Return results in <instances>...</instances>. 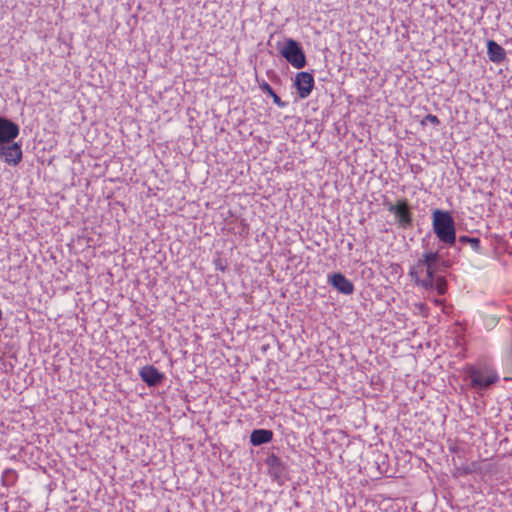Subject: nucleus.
Masks as SVG:
<instances>
[{"mask_svg":"<svg viewBox=\"0 0 512 512\" xmlns=\"http://www.w3.org/2000/svg\"><path fill=\"white\" fill-rule=\"evenodd\" d=\"M426 122H430L433 125H439L440 120L436 115L433 114H427L424 119L421 121V125H425Z\"/></svg>","mask_w":512,"mask_h":512,"instance_id":"2eb2a0df","label":"nucleus"},{"mask_svg":"<svg viewBox=\"0 0 512 512\" xmlns=\"http://www.w3.org/2000/svg\"><path fill=\"white\" fill-rule=\"evenodd\" d=\"M314 78L308 72H299L295 77V86L301 99L307 98L314 88Z\"/></svg>","mask_w":512,"mask_h":512,"instance_id":"0eeeda50","label":"nucleus"},{"mask_svg":"<svg viewBox=\"0 0 512 512\" xmlns=\"http://www.w3.org/2000/svg\"><path fill=\"white\" fill-rule=\"evenodd\" d=\"M18 135V125L6 118L0 117V145L11 143Z\"/></svg>","mask_w":512,"mask_h":512,"instance_id":"6e6552de","label":"nucleus"},{"mask_svg":"<svg viewBox=\"0 0 512 512\" xmlns=\"http://www.w3.org/2000/svg\"><path fill=\"white\" fill-rule=\"evenodd\" d=\"M459 240H460V242H463V243H466V242L475 243V249L479 248L480 241L478 238H470L467 236H461Z\"/></svg>","mask_w":512,"mask_h":512,"instance_id":"dca6fc26","label":"nucleus"},{"mask_svg":"<svg viewBox=\"0 0 512 512\" xmlns=\"http://www.w3.org/2000/svg\"><path fill=\"white\" fill-rule=\"evenodd\" d=\"M432 302H433V304H435L436 306H440V305H442V304H443V300H441V299H436V298H435V299H432Z\"/></svg>","mask_w":512,"mask_h":512,"instance_id":"6ab92c4d","label":"nucleus"},{"mask_svg":"<svg viewBox=\"0 0 512 512\" xmlns=\"http://www.w3.org/2000/svg\"><path fill=\"white\" fill-rule=\"evenodd\" d=\"M440 260L438 252H424L410 267L408 275L417 286L425 290L436 289L439 295H444L448 289L447 280L444 276L436 275Z\"/></svg>","mask_w":512,"mask_h":512,"instance_id":"f257e3e1","label":"nucleus"},{"mask_svg":"<svg viewBox=\"0 0 512 512\" xmlns=\"http://www.w3.org/2000/svg\"><path fill=\"white\" fill-rule=\"evenodd\" d=\"M487 54L494 63H501L506 58L505 49L493 40L487 42Z\"/></svg>","mask_w":512,"mask_h":512,"instance_id":"9b49d317","label":"nucleus"},{"mask_svg":"<svg viewBox=\"0 0 512 512\" xmlns=\"http://www.w3.org/2000/svg\"><path fill=\"white\" fill-rule=\"evenodd\" d=\"M432 227L439 241L449 246H453L455 244V222L449 212L436 209L433 212Z\"/></svg>","mask_w":512,"mask_h":512,"instance_id":"f03ea898","label":"nucleus"},{"mask_svg":"<svg viewBox=\"0 0 512 512\" xmlns=\"http://www.w3.org/2000/svg\"><path fill=\"white\" fill-rule=\"evenodd\" d=\"M415 313L420 314L423 317H427L429 315V308L423 302L414 303L413 305Z\"/></svg>","mask_w":512,"mask_h":512,"instance_id":"4468645a","label":"nucleus"},{"mask_svg":"<svg viewBox=\"0 0 512 512\" xmlns=\"http://www.w3.org/2000/svg\"><path fill=\"white\" fill-rule=\"evenodd\" d=\"M329 283L340 293L350 295L354 291L353 283L342 273H333L328 278Z\"/></svg>","mask_w":512,"mask_h":512,"instance_id":"1a4fd4ad","label":"nucleus"},{"mask_svg":"<svg viewBox=\"0 0 512 512\" xmlns=\"http://www.w3.org/2000/svg\"><path fill=\"white\" fill-rule=\"evenodd\" d=\"M214 265L217 270H220L221 272H224L226 270V266L223 263V260L221 258H217L214 260Z\"/></svg>","mask_w":512,"mask_h":512,"instance_id":"a211bd4d","label":"nucleus"},{"mask_svg":"<svg viewBox=\"0 0 512 512\" xmlns=\"http://www.w3.org/2000/svg\"><path fill=\"white\" fill-rule=\"evenodd\" d=\"M387 209L395 216L400 226L407 227L411 224L412 215L406 199L398 200L395 204H389Z\"/></svg>","mask_w":512,"mask_h":512,"instance_id":"39448f33","label":"nucleus"},{"mask_svg":"<svg viewBox=\"0 0 512 512\" xmlns=\"http://www.w3.org/2000/svg\"><path fill=\"white\" fill-rule=\"evenodd\" d=\"M273 438V432L267 429H255L250 435V442L254 446L269 443Z\"/></svg>","mask_w":512,"mask_h":512,"instance_id":"f8f14e48","label":"nucleus"},{"mask_svg":"<svg viewBox=\"0 0 512 512\" xmlns=\"http://www.w3.org/2000/svg\"><path fill=\"white\" fill-rule=\"evenodd\" d=\"M139 375L148 386H155L159 384L163 378L164 374L159 372L156 367L153 365H146L140 369Z\"/></svg>","mask_w":512,"mask_h":512,"instance_id":"9d476101","label":"nucleus"},{"mask_svg":"<svg viewBox=\"0 0 512 512\" xmlns=\"http://www.w3.org/2000/svg\"><path fill=\"white\" fill-rule=\"evenodd\" d=\"M260 88L273 99L275 105L280 108H284L286 106V103L280 99V97L273 91L272 87L267 82L264 81L262 84H260Z\"/></svg>","mask_w":512,"mask_h":512,"instance_id":"ddd939ff","label":"nucleus"},{"mask_svg":"<svg viewBox=\"0 0 512 512\" xmlns=\"http://www.w3.org/2000/svg\"><path fill=\"white\" fill-rule=\"evenodd\" d=\"M281 55L296 69H301L306 65L305 54L300 44L293 39L286 40Z\"/></svg>","mask_w":512,"mask_h":512,"instance_id":"20e7f679","label":"nucleus"},{"mask_svg":"<svg viewBox=\"0 0 512 512\" xmlns=\"http://www.w3.org/2000/svg\"><path fill=\"white\" fill-rule=\"evenodd\" d=\"M0 158L8 165H18L22 160L21 145L15 142L1 144Z\"/></svg>","mask_w":512,"mask_h":512,"instance_id":"423d86ee","label":"nucleus"},{"mask_svg":"<svg viewBox=\"0 0 512 512\" xmlns=\"http://www.w3.org/2000/svg\"><path fill=\"white\" fill-rule=\"evenodd\" d=\"M466 371L471 379V385L478 389H486L499 380L498 373L490 366H469Z\"/></svg>","mask_w":512,"mask_h":512,"instance_id":"7ed1b4c3","label":"nucleus"},{"mask_svg":"<svg viewBox=\"0 0 512 512\" xmlns=\"http://www.w3.org/2000/svg\"><path fill=\"white\" fill-rule=\"evenodd\" d=\"M471 469H469L467 466L462 468H457L456 471L453 473L455 477L457 476H463L467 475L468 473H471Z\"/></svg>","mask_w":512,"mask_h":512,"instance_id":"f3484780","label":"nucleus"}]
</instances>
